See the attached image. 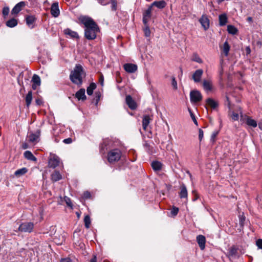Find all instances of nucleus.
<instances>
[{
  "mask_svg": "<svg viewBox=\"0 0 262 262\" xmlns=\"http://www.w3.org/2000/svg\"><path fill=\"white\" fill-rule=\"evenodd\" d=\"M79 20L84 26V36L88 40H93L96 38V34L99 31V27L91 17L81 16Z\"/></svg>",
  "mask_w": 262,
  "mask_h": 262,
  "instance_id": "nucleus-1",
  "label": "nucleus"
},
{
  "mask_svg": "<svg viewBox=\"0 0 262 262\" xmlns=\"http://www.w3.org/2000/svg\"><path fill=\"white\" fill-rule=\"evenodd\" d=\"M85 76V73L82 66L77 64L70 73V79L73 83L81 86L83 82L82 78Z\"/></svg>",
  "mask_w": 262,
  "mask_h": 262,
  "instance_id": "nucleus-2",
  "label": "nucleus"
},
{
  "mask_svg": "<svg viewBox=\"0 0 262 262\" xmlns=\"http://www.w3.org/2000/svg\"><path fill=\"white\" fill-rule=\"evenodd\" d=\"M122 156L121 151L118 148L111 149L107 153V160L110 163L118 162Z\"/></svg>",
  "mask_w": 262,
  "mask_h": 262,
  "instance_id": "nucleus-3",
  "label": "nucleus"
},
{
  "mask_svg": "<svg viewBox=\"0 0 262 262\" xmlns=\"http://www.w3.org/2000/svg\"><path fill=\"white\" fill-rule=\"evenodd\" d=\"M41 130L39 129H37L34 133L30 132L27 136L28 141L29 143L35 144L40 140Z\"/></svg>",
  "mask_w": 262,
  "mask_h": 262,
  "instance_id": "nucleus-4",
  "label": "nucleus"
},
{
  "mask_svg": "<svg viewBox=\"0 0 262 262\" xmlns=\"http://www.w3.org/2000/svg\"><path fill=\"white\" fill-rule=\"evenodd\" d=\"M34 228V224L32 222H24L21 223L18 228V231L21 232L31 233Z\"/></svg>",
  "mask_w": 262,
  "mask_h": 262,
  "instance_id": "nucleus-5",
  "label": "nucleus"
},
{
  "mask_svg": "<svg viewBox=\"0 0 262 262\" xmlns=\"http://www.w3.org/2000/svg\"><path fill=\"white\" fill-rule=\"evenodd\" d=\"M203 97L200 91L198 90L191 91L190 93V101L192 103H196L202 100Z\"/></svg>",
  "mask_w": 262,
  "mask_h": 262,
  "instance_id": "nucleus-6",
  "label": "nucleus"
},
{
  "mask_svg": "<svg viewBox=\"0 0 262 262\" xmlns=\"http://www.w3.org/2000/svg\"><path fill=\"white\" fill-rule=\"evenodd\" d=\"M152 8L150 5L148 6L147 10H146L143 13V23L144 25H146L148 23L149 19L151 16V11Z\"/></svg>",
  "mask_w": 262,
  "mask_h": 262,
  "instance_id": "nucleus-7",
  "label": "nucleus"
},
{
  "mask_svg": "<svg viewBox=\"0 0 262 262\" xmlns=\"http://www.w3.org/2000/svg\"><path fill=\"white\" fill-rule=\"evenodd\" d=\"M203 74V70L202 69L196 70L192 76V79L195 83H199L201 82V78Z\"/></svg>",
  "mask_w": 262,
  "mask_h": 262,
  "instance_id": "nucleus-8",
  "label": "nucleus"
},
{
  "mask_svg": "<svg viewBox=\"0 0 262 262\" xmlns=\"http://www.w3.org/2000/svg\"><path fill=\"white\" fill-rule=\"evenodd\" d=\"M180 191L179 193V196L181 199H185V201L188 200V191L185 184H182L180 188Z\"/></svg>",
  "mask_w": 262,
  "mask_h": 262,
  "instance_id": "nucleus-9",
  "label": "nucleus"
},
{
  "mask_svg": "<svg viewBox=\"0 0 262 262\" xmlns=\"http://www.w3.org/2000/svg\"><path fill=\"white\" fill-rule=\"evenodd\" d=\"M51 13L54 17H57L60 14V11L58 7V3L55 2L52 4L51 7Z\"/></svg>",
  "mask_w": 262,
  "mask_h": 262,
  "instance_id": "nucleus-10",
  "label": "nucleus"
},
{
  "mask_svg": "<svg viewBox=\"0 0 262 262\" xmlns=\"http://www.w3.org/2000/svg\"><path fill=\"white\" fill-rule=\"evenodd\" d=\"M125 71L129 73L135 72L137 70V66L133 63H125L123 66Z\"/></svg>",
  "mask_w": 262,
  "mask_h": 262,
  "instance_id": "nucleus-11",
  "label": "nucleus"
},
{
  "mask_svg": "<svg viewBox=\"0 0 262 262\" xmlns=\"http://www.w3.org/2000/svg\"><path fill=\"white\" fill-rule=\"evenodd\" d=\"M199 21L205 30H207L209 28V20L206 15H203L200 18Z\"/></svg>",
  "mask_w": 262,
  "mask_h": 262,
  "instance_id": "nucleus-12",
  "label": "nucleus"
},
{
  "mask_svg": "<svg viewBox=\"0 0 262 262\" xmlns=\"http://www.w3.org/2000/svg\"><path fill=\"white\" fill-rule=\"evenodd\" d=\"M59 162V158L57 156H54L50 159L49 161V166L55 168L58 166Z\"/></svg>",
  "mask_w": 262,
  "mask_h": 262,
  "instance_id": "nucleus-13",
  "label": "nucleus"
},
{
  "mask_svg": "<svg viewBox=\"0 0 262 262\" xmlns=\"http://www.w3.org/2000/svg\"><path fill=\"white\" fill-rule=\"evenodd\" d=\"M125 101L126 104L131 110H135L136 108V103L130 95H127L126 96Z\"/></svg>",
  "mask_w": 262,
  "mask_h": 262,
  "instance_id": "nucleus-14",
  "label": "nucleus"
},
{
  "mask_svg": "<svg viewBox=\"0 0 262 262\" xmlns=\"http://www.w3.org/2000/svg\"><path fill=\"white\" fill-rule=\"evenodd\" d=\"M196 241L201 250H204L205 247L206 238L203 235H199L196 237Z\"/></svg>",
  "mask_w": 262,
  "mask_h": 262,
  "instance_id": "nucleus-15",
  "label": "nucleus"
},
{
  "mask_svg": "<svg viewBox=\"0 0 262 262\" xmlns=\"http://www.w3.org/2000/svg\"><path fill=\"white\" fill-rule=\"evenodd\" d=\"M26 24L30 29L34 27V24L35 22L36 18L33 15H28L26 17Z\"/></svg>",
  "mask_w": 262,
  "mask_h": 262,
  "instance_id": "nucleus-16",
  "label": "nucleus"
},
{
  "mask_svg": "<svg viewBox=\"0 0 262 262\" xmlns=\"http://www.w3.org/2000/svg\"><path fill=\"white\" fill-rule=\"evenodd\" d=\"M25 3L24 2H20L17 3L12 9L11 11L12 14H17L21 10V8L25 6Z\"/></svg>",
  "mask_w": 262,
  "mask_h": 262,
  "instance_id": "nucleus-17",
  "label": "nucleus"
},
{
  "mask_svg": "<svg viewBox=\"0 0 262 262\" xmlns=\"http://www.w3.org/2000/svg\"><path fill=\"white\" fill-rule=\"evenodd\" d=\"M202 84L203 89L206 92H208L212 90L213 85L211 80H204Z\"/></svg>",
  "mask_w": 262,
  "mask_h": 262,
  "instance_id": "nucleus-18",
  "label": "nucleus"
},
{
  "mask_svg": "<svg viewBox=\"0 0 262 262\" xmlns=\"http://www.w3.org/2000/svg\"><path fill=\"white\" fill-rule=\"evenodd\" d=\"M75 97L79 100H81L82 101L85 100L86 99V97L85 95V89H80L75 94Z\"/></svg>",
  "mask_w": 262,
  "mask_h": 262,
  "instance_id": "nucleus-19",
  "label": "nucleus"
},
{
  "mask_svg": "<svg viewBox=\"0 0 262 262\" xmlns=\"http://www.w3.org/2000/svg\"><path fill=\"white\" fill-rule=\"evenodd\" d=\"M238 248L235 246H231L228 250V256L230 257H233L237 255Z\"/></svg>",
  "mask_w": 262,
  "mask_h": 262,
  "instance_id": "nucleus-20",
  "label": "nucleus"
},
{
  "mask_svg": "<svg viewBox=\"0 0 262 262\" xmlns=\"http://www.w3.org/2000/svg\"><path fill=\"white\" fill-rule=\"evenodd\" d=\"M150 6L152 8L153 7H156L159 9H162L166 7V3L163 0L155 1L150 5Z\"/></svg>",
  "mask_w": 262,
  "mask_h": 262,
  "instance_id": "nucleus-21",
  "label": "nucleus"
},
{
  "mask_svg": "<svg viewBox=\"0 0 262 262\" xmlns=\"http://www.w3.org/2000/svg\"><path fill=\"white\" fill-rule=\"evenodd\" d=\"M64 33L65 34L69 35L71 38H79V35L78 33L74 31H72L70 29L67 28L64 29Z\"/></svg>",
  "mask_w": 262,
  "mask_h": 262,
  "instance_id": "nucleus-22",
  "label": "nucleus"
},
{
  "mask_svg": "<svg viewBox=\"0 0 262 262\" xmlns=\"http://www.w3.org/2000/svg\"><path fill=\"white\" fill-rule=\"evenodd\" d=\"M206 104L211 107L212 109H215L219 106V103L217 101H215L212 98H208L206 100Z\"/></svg>",
  "mask_w": 262,
  "mask_h": 262,
  "instance_id": "nucleus-23",
  "label": "nucleus"
},
{
  "mask_svg": "<svg viewBox=\"0 0 262 262\" xmlns=\"http://www.w3.org/2000/svg\"><path fill=\"white\" fill-rule=\"evenodd\" d=\"M151 118L149 115H144L142 120L143 128L145 130L151 121Z\"/></svg>",
  "mask_w": 262,
  "mask_h": 262,
  "instance_id": "nucleus-24",
  "label": "nucleus"
},
{
  "mask_svg": "<svg viewBox=\"0 0 262 262\" xmlns=\"http://www.w3.org/2000/svg\"><path fill=\"white\" fill-rule=\"evenodd\" d=\"M152 169L155 171H159L162 169V164L158 161H153L151 164Z\"/></svg>",
  "mask_w": 262,
  "mask_h": 262,
  "instance_id": "nucleus-25",
  "label": "nucleus"
},
{
  "mask_svg": "<svg viewBox=\"0 0 262 262\" xmlns=\"http://www.w3.org/2000/svg\"><path fill=\"white\" fill-rule=\"evenodd\" d=\"M219 24L221 26H225L227 22V17L226 14H222L219 15Z\"/></svg>",
  "mask_w": 262,
  "mask_h": 262,
  "instance_id": "nucleus-26",
  "label": "nucleus"
},
{
  "mask_svg": "<svg viewBox=\"0 0 262 262\" xmlns=\"http://www.w3.org/2000/svg\"><path fill=\"white\" fill-rule=\"evenodd\" d=\"M230 49V47L227 41H226L222 48V52L225 56H227L229 54V52Z\"/></svg>",
  "mask_w": 262,
  "mask_h": 262,
  "instance_id": "nucleus-27",
  "label": "nucleus"
},
{
  "mask_svg": "<svg viewBox=\"0 0 262 262\" xmlns=\"http://www.w3.org/2000/svg\"><path fill=\"white\" fill-rule=\"evenodd\" d=\"M24 155V157L28 160L32 161H36L37 160L36 158L32 154L30 151L27 150L25 151Z\"/></svg>",
  "mask_w": 262,
  "mask_h": 262,
  "instance_id": "nucleus-28",
  "label": "nucleus"
},
{
  "mask_svg": "<svg viewBox=\"0 0 262 262\" xmlns=\"http://www.w3.org/2000/svg\"><path fill=\"white\" fill-rule=\"evenodd\" d=\"M62 177L61 174L59 171H55L51 175L52 180L54 182H56L57 181L61 179Z\"/></svg>",
  "mask_w": 262,
  "mask_h": 262,
  "instance_id": "nucleus-29",
  "label": "nucleus"
},
{
  "mask_svg": "<svg viewBox=\"0 0 262 262\" xmlns=\"http://www.w3.org/2000/svg\"><path fill=\"white\" fill-rule=\"evenodd\" d=\"M28 171V169L26 167H23L22 168H20V169H17V170L15 171V172H14V174L16 177H19L24 174H25V173H26Z\"/></svg>",
  "mask_w": 262,
  "mask_h": 262,
  "instance_id": "nucleus-30",
  "label": "nucleus"
},
{
  "mask_svg": "<svg viewBox=\"0 0 262 262\" xmlns=\"http://www.w3.org/2000/svg\"><path fill=\"white\" fill-rule=\"evenodd\" d=\"M6 25L10 28L14 27L17 25V20L15 18H11L6 22Z\"/></svg>",
  "mask_w": 262,
  "mask_h": 262,
  "instance_id": "nucleus-31",
  "label": "nucleus"
},
{
  "mask_svg": "<svg viewBox=\"0 0 262 262\" xmlns=\"http://www.w3.org/2000/svg\"><path fill=\"white\" fill-rule=\"evenodd\" d=\"M96 88V84L95 83H91L90 85L87 88L86 92L88 95H92L93 93L94 90Z\"/></svg>",
  "mask_w": 262,
  "mask_h": 262,
  "instance_id": "nucleus-32",
  "label": "nucleus"
},
{
  "mask_svg": "<svg viewBox=\"0 0 262 262\" xmlns=\"http://www.w3.org/2000/svg\"><path fill=\"white\" fill-rule=\"evenodd\" d=\"M246 124L253 127H255L257 125L256 121L250 117H247L246 119Z\"/></svg>",
  "mask_w": 262,
  "mask_h": 262,
  "instance_id": "nucleus-33",
  "label": "nucleus"
},
{
  "mask_svg": "<svg viewBox=\"0 0 262 262\" xmlns=\"http://www.w3.org/2000/svg\"><path fill=\"white\" fill-rule=\"evenodd\" d=\"M32 100V93L31 91H29L27 94L25 100L26 102V105L27 107H29L31 103Z\"/></svg>",
  "mask_w": 262,
  "mask_h": 262,
  "instance_id": "nucleus-34",
  "label": "nucleus"
},
{
  "mask_svg": "<svg viewBox=\"0 0 262 262\" xmlns=\"http://www.w3.org/2000/svg\"><path fill=\"white\" fill-rule=\"evenodd\" d=\"M227 31L229 34L232 35H235L238 32L237 28L232 25H228Z\"/></svg>",
  "mask_w": 262,
  "mask_h": 262,
  "instance_id": "nucleus-35",
  "label": "nucleus"
},
{
  "mask_svg": "<svg viewBox=\"0 0 262 262\" xmlns=\"http://www.w3.org/2000/svg\"><path fill=\"white\" fill-rule=\"evenodd\" d=\"M32 82L33 83L36 84L38 85H40L41 81L39 76L36 74H34L32 77Z\"/></svg>",
  "mask_w": 262,
  "mask_h": 262,
  "instance_id": "nucleus-36",
  "label": "nucleus"
},
{
  "mask_svg": "<svg viewBox=\"0 0 262 262\" xmlns=\"http://www.w3.org/2000/svg\"><path fill=\"white\" fill-rule=\"evenodd\" d=\"M84 225L86 228L89 229L91 225V219L89 215L85 216L84 218Z\"/></svg>",
  "mask_w": 262,
  "mask_h": 262,
  "instance_id": "nucleus-37",
  "label": "nucleus"
},
{
  "mask_svg": "<svg viewBox=\"0 0 262 262\" xmlns=\"http://www.w3.org/2000/svg\"><path fill=\"white\" fill-rule=\"evenodd\" d=\"M143 31L146 37H149L150 36V30L148 25V23L146 24V25H144Z\"/></svg>",
  "mask_w": 262,
  "mask_h": 262,
  "instance_id": "nucleus-38",
  "label": "nucleus"
},
{
  "mask_svg": "<svg viewBox=\"0 0 262 262\" xmlns=\"http://www.w3.org/2000/svg\"><path fill=\"white\" fill-rule=\"evenodd\" d=\"M192 60L199 63L203 62L202 59L200 57L197 53H194L192 55Z\"/></svg>",
  "mask_w": 262,
  "mask_h": 262,
  "instance_id": "nucleus-39",
  "label": "nucleus"
},
{
  "mask_svg": "<svg viewBox=\"0 0 262 262\" xmlns=\"http://www.w3.org/2000/svg\"><path fill=\"white\" fill-rule=\"evenodd\" d=\"M231 118H232L233 121H236L238 120L239 115L238 113L232 112L230 115Z\"/></svg>",
  "mask_w": 262,
  "mask_h": 262,
  "instance_id": "nucleus-40",
  "label": "nucleus"
},
{
  "mask_svg": "<svg viewBox=\"0 0 262 262\" xmlns=\"http://www.w3.org/2000/svg\"><path fill=\"white\" fill-rule=\"evenodd\" d=\"M63 199L64 202L68 206L72 207V203L71 202V200L69 197L65 196Z\"/></svg>",
  "mask_w": 262,
  "mask_h": 262,
  "instance_id": "nucleus-41",
  "label": "nucleus"
},
{
  "mask_svg": "<svg viewBox=\"0 0 262 262\" xmlns=\"http://www.w3.org/2000/svg\"><path fill=\"white\" fill-rule=\"evenodd\" d=\"M111 9L113 11H115L117 9V4L115 0H111Z\"/></svg>",
  "mask_w": 262,
  "mask_h": 262,
  "instance_id": "nucleus-42",
  "label": "nucleus"
},
{
  "mask_svg": "<svg viewBox=\"0 0 262 262\" xmlns=\"http://www.w3.org/2000/svg\"><path fill=\"white\" fill-rule=\"evenodd\" d=\"M245 221V217L243 215H240L239 216V222L240 226L241 227L244 226Z\"/></svg>",
  "mask_w": 262,
  "mask_h": 262,
  "instance_id": "nucleus-43",
  "label": "nucleus"
},
{
  "mask_svg": "<svg viewBox=\"0 0 262 262\" xmlns=\"http://www.w3.org/2000/svg\"><path fill=\"white\" fill-rule=\"evenodd\" d=\"M179 208L176 207H173L171 210V213L172 215L176 216L178 214Z\"/></svg>",
  "mask_w": 262,
  "mask_h": 262,
  "instance_id": "nucleus-44",
  "label": "nucleus"
},
{
  "mask_svg": "<svg viewBox=\"0 0 262 262\" xmlns=\"http://www.w3.org/2000/svg\"><path fill=\"white\" fill-rule=\"evenodd\" d=\"M171 84H172V86L173 89L177 90V89H178L177 82L174 77H172Z\"/></svg>",
  "mask_w": 262,
  "mask_h": 262,
  "instance_id": "nucleus-45",
  "label": "nucleus"
},
{
  "mask_svg": "<svg viewBox=\"0 0 262 262\" xmlns=\"http://www.w3.org/2000/svg\"><path fill=\"white\" fill-rule=\"evenodd\" d=\"M9 13V8L8 7H5L3 9V15L4 17L7 16Z\"/></svg>",
  "mask_w": 262,
  "mask_h": 262,
  "instance_id": "nucleus-46",
  "label": "nucleus"
},
{
  "mask_svg": "<svg viewBox=\"0 0 262 262\" xmlns=\"http://www.w3.org/2000/svg\"><path fill=\"white\" fill-rule=\"evenodd\" d=\"M189 113L190 114V116H191V118H192L193 122L194 123V124L196 125H198V122L196 120V118L195 117V116L192 113L191 111L190 110H189Z\"/></svg>",
  "mask_w": 262,
  "mask_h": 262,
  "instance_id": "nucleus-47",
  "label": "nucleus"
},
{
  "mask_svg": "<svg viewBox=\"0 0 262 262\" xmlns=\"http://www.w3.org/2000/svg\"><path fill=\"white\" fill-rule=\"evenodd\" d=\"M82 196L84 199H89L91 196V194L90 192L86 191L83 192Z\"/></svg>",
  "mask_w": 262,
  "mask_h": 262,
  "instance_id": "nucleus-48",
  "label": "nucleus"
},
{
  "mask_svg": "<svg viewBox=\"0 0 262 262\" xmlns=\"http://www.w3.org/2000/svg\"><path fill=\"white\" fill-rule=\"evenodd\" d=\"M256 245L258 249H262V239H258L256 242Z\"/></svg>",
  "mask_w": 262,
  "mask_h": 262,
  "instance_id": "nucleus-49",
  "label": "nucleus"
},
{
  "mask_svg": "<svg viewBox=\"0 0 262 262\" xmlns=\"http://www.w3.org/2000/svg\"><path fill=\"white\" fill-rule=\"evenodd\" d=\"M203 135H204V132L203 131V130L202 129L200 128L199 130V140L200 141H202V140L203 138Z\"/></svg>",
  "mask_w": 262,
  "mask_h": 262,
  "instance_id": "nucleus-50",
  "label": "nucleus"
},
{
  "mask_svg": "<svg viewBox=\"0 0 262 262\" xmlns=\"http://www.w3.org/2000/svg\"><path fill=\"white\" fill-rule=\"evenodd\" d=\"M218 134V132H214L212 135H211V140L214 142V141H215V139L216 138V137L217 136Z\"/></svg>",
  "mask_w": 262,
  "mask_h": 262,
  "instance_id": "nucleus-51",
  "label": "nucleus"
},
{
  "mask_svg": "<svg viewBox=\"0 0 262 262\" xmlns=\"http://www.w3.org/2000/svg\"><path fill=\"white\" fill-rule=\"evenodd\" d=\"M99 82L102 86L104 85V77L102 74H101L99 78Z\"/></svg>",
  "mask_w": 262,
  "mask_h": 262,
  "instance_id": "nucleus-52",
  "label": "nucleus"
},
{
  "mask_svg": "<svg viewBox=\"0 0 262 262\" xmlns=\"http://www.w3.org/2000/svg\"><path fill=\"white\" fill-rule=\"evenodd\" d=\"M63 142L65 144H70L72 142V140L71 138H68L64 139Z\"/></svg>",
  "mask_w": 262,
  "mask_h": 262,
  "instance_id": "nucleus-53",
  "label": "nucleus"
},
{
  "mask_svg": "<svg viewBox=\"0 0 262 262\" xmlns=\"http://www.w3.org/2000/svg\"><path fill=\"white\" fill-rule=\"evenodd\" d=\"M60 262H71L69 258H62Z\"/></svg>",
  "mask_w": 262,
  "mask_h": 262,
  "instance_id": "nucleus-54",
  "label": "nucleus"
},
{
  "mask_svg": "<svg viewBox=\"0 0 262 262\" xmlns=\"http://www.w3.org/2000/svg\"><path fill=\"white\" fill-rule=\"evenodd\" d=\"M90 262H97V256L94 255L93 257L90 260Z\"/></svg>",
  "mask_w": 262,
  "mask_h": 262,
  "instance_id": "nucleus-55",
  "label": "nucleus"
},
{
  "mask_svg": "<svg viewBox=\"0 0 262 262\" xmlns=\"http://www.w3.org/2000/svg\"><path fill=\"white\" fill-rule=\"evenodd\" d=\"M246 52L247 54H249L251 52V49L248 46L246 48Z\"/></svg>",
  "mask_w": 262,
  "mask_h": 262,
  "instance_id": "nucleus-56",
  "label": "nucleus"
},
{
  "mask_svg": "<svg viewBox=\"0 0 262 262\" xmlns=\"http://www.w3.org/2000/svg\"><path fill=\"white\" fill-rule=\"evenodd\" d=\"M35 102H36V104L39 105L42 103L41 100L39 99H36Z\"/></svg>",
  "mask_w": 262,
  "mask_h": 262,
  "instance_id": "nucleus-57",
  "label": "nucleus"
},
{
  "mask_svg": "<svg viewBox=\"0 0 262 262\" xmlns=\"http://www.w3.org/2000/svg\"><path fill=\"white\" fill-rule=\"evenodd\" d=\"M226 99L227 102H228V106L229 107H230V101H229V97L227 96H226Z\"/></svg>",
  "mask_w": 262,
  "mask_h": 262,
  "instance_id": "nucleus-58",
  "label": "nucleus"
},
{
  "mask_svg": "<svg viewBox=\"0 0 262 262\" xmlns=\"http://www.w3.org/2000/svg\"><path fill=\"white\" fill-rule=\"evenodd\" d=\"M39 85L36 84H34V83H33L32 85V88L33 89V90H36L37 89V87Z\"/></svg>",
  "mask_w": 262,
  "mask_h": 262,
  "instance_id": "nucleus-59",
  "label": "nucleus"
},
{
  "mask_svg": "<svg viewBox=\"0 0 262 262\" xmlns=\"http://www.w3.org/2000/svg\"><path fill=\"white\" fill-rule=\"evenodd\" d=\"M22 147L24 148V149H27L28 148V145L27 143H24L22 145Z\"/></svg>",
  "mask_w": 262,
  "mask_h": 262,
  "instance_id": "nucleus-60",
  "label": "nucleus"
},
{
  "mask_svg": "<svg viewBox=\"0 0 262 262\" xmlns=\"http://www.w3.org/2000/svg\"><path fill=\"white\" fill-rule=\"evenodd\" d=\"M247 21H248V22L251 23V22H252V18L251 17H248L247 18Z\"/></svg>",
  "mask_w": 262,
  "mask_h": 262,
  "instance_id": "nucleus-61",
  "label": "nucleus"
},
{
  "mask_svg": "<svg viewBox=\"0 0 262 262\" xmlns=\"http://www.w3.org/2000/svg\"><path fill=\"white\" fill-rule=\"evenodd\" d=\"M180 70L181 74H180V75H179V77L180 78L182 76L183 71H182V69L181 68H180Z\"/></svg>",
  "mask_w": 262,
  "mask_h": 262,
  "instance_id": "nucleus-62",
  "label": "nucleus"
},
{
  "mask_svg": "<svg viewBox=\"0 0 262 262\" xmlns=\"http://www.w3.org/2000/svg\"><path fill=\"white\" fill-rule=\"evenodd\" d=\"M54 242H55V243H56L58 245H61V244H62V241L61 242H56V238H54Z\"/></svg>",
  "mask_w": 262,
  "mask_h": 262,
  "instance_id": "nucleus-63",
  "label": "nucleus"
},
{
  "mask_svg": "<svg viewBox=\"0 0 262 262\" xmlns=\"http://www.w3.org/2000/svg\"><path fill=\"white\" fill-rule=\"evenodd\" d=\"M187 173L189 174L190 179H192V175H191V174L189 171H187Z\"/></svg>",
  "mask_w": 262,
  "mask_h": 262,
  "instance_id": "nucleus-64",
  "label": "nucleus"
}]
</instances>
